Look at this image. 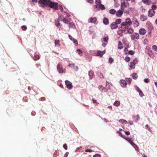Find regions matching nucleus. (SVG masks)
Returning a JSON list of instances; mask_svg holds the SVG:
<instances>
[{"mask_svg":"<svg viewBox=\"0 0 157 157\" xmlns=\"http://www.w3.org/2000/svg\"><path fill=\"white\" fill-rule=\"evenodd\" d=\"M145 10H146L144 8H143V7L142 8V11L144 12V13H145Z\"/></svg>","mask_w":157,"mask_h":157,"instance_id":"64","label":"nucleus"},{"mask_svg":"<svg viewBox=\"0 0 157 157\" xmlns=\"http://www.w3.org/2000/svg\"><path fill=\"white\" fill-rule=\"evenodd\" d=\"M101 3V2L100 0H96V3L97 5L95 6L97 7V6L99 4H100Z\"/></svg>","mask_w":157,"mask_h":157,"instance_id":"40","label":"nucleus"},{"mask_svg":"<svg viewBox=\"0 0 157 157\" xmlns=\"http://www.w3.org/2000/svg\"><path fill=\"white\" fill-rule=\"evenodd\" d=\"M57 70L59 73H63V72L62 65L61 63H58L57 66Z\"/></svg>","mask_w":157,"mask_h":157,"instance_id":"4","label":"nucleus"},{"mask_svg":"<svg viewBox=\"0 0 157 157\" xmlns=\"http://www.w3.org/2000/svg\"><path fill=\"white\" fill-rule=\"evenodd\" d=\"M129 143L134 147L135 148L136 147H137V145L131 140L129 141Z\"/></svg>","mask_w":157,"mask_h":157,"instance_id":"30","label":"nucleus"},{"mask_svg":"<svg viewBox=\"0 0 157 157\" xmlns=\"http://www.w3.org/2000/svg\"><path fill=\"white\" fill-rule=\"evenodd\" d=\"M132 78L134 79H136L138 78V76L136 73H133L132 74Z\"/></svg>","mask_w":157,"mask_h":157,"instance_id":"26","label":"nucleus"},{"mask_svg":"<svg viewBox=\"0 0 157 157\" xmlns=\"http://www.w3.org/2000/svg\"><path fill=\"white\" fill-rule=\"evenodd\" d=\"M101 155L99 154H96L93 155V157H101Z\"/></svg>","mask_w":157,"mask_h":157,"instance_id":"56","label":"nucleus"},{"mask_svg":"<svg viewBox=\"0 0 157 157\" xmlns=\"http://www.w3.org/2000/svg\"><path fill=\"white\" fill-rule=\"evenodd\" d=\"M121 85L122 87H125L127 85V83L126 81L124 80H120Z\"/></svg>","mask_w":157,"mask_h":157,"instance_id":"16","label":"nucleus"},{"mask_svg":"<svg viewBox=\"0 0 157 157\" xmlns=\"http://www.w3.org/2000/svg\"><path fill=\"white\" fill-rule=\"evenodd\" d=\"M152 49L155 52H157V46L155 45H153L152 46Z\"/></svg>","mask_w":157,"mask_h":157,"instance_id":"32","label":"nucleus"},{"mask_svg":"<svg viewBox=\"0 0 157 157\" xmlns=\"http://www.w3.org/2000/svg\"><path fill=\"white\" fill-rule=\"evenodd\" d=\"M147 19V16H145L144 14H142L140 16V20L142 21H144Z\"/></svg>","mask_w":157,"mask_h":157,"instance_id":"17","label":"nucleus"},{"mask_svg":"<svg viewBox=\"0 0 157 157\" xmlns=\"http://www.w3.org/2000/svg\"><path fill=\"white\" fill-rule=\"evenodd\" d=\"M98 88L99 90H100L101 91H103L105 88V87H103L102 85L99 86Z\"/></svg>","mask_w":157,"mask_h":157,"instance_id":"38","label":"nucleus"},{"mask_svg":"<svg viewBox=\"0 0 157 157\" xmlns=\"http://www.w3.org/2000/svg\"><path fill=\"white\" fill-rule=\"evenodd\" d=\"M98 75L99 77L100 78H104V76L103 74L100 72H98Z\"/></svg>","mask_w":157,"mask_h":157,"instance_id":"33","label":"nucleus"},{"mask_svg":"<svg viewBox=\"0 0 157 157\" xmlns=\"http://www.w3.org/2000/svg\"><path fill=\"white\" fill-rule=\"evenodd\" d=\"M125 60L126 61L128 62L130 60V58L128 56H126L125 58Z\"/></svg>","mask_w":157,"mask_h":157,"instance_id":"47","label":"nucleus"},{"mask_svg":"<svg viewBox=\"0 0 157 157\" xmlns=\"http://www.w3.org/2000/svg\"><path fill=\"white\" fill-rule=\"evenodd\" d=\"M136 90L138 92V91H139L140 89V88L137 86H136Z\"/></svg>","mask_w":157,"mask_h":157,"instance_id":"63","label":"nucleus"},{"mask_svg":"<svg viewBox=\"0 0 157 157\" xmlns=\"http://www.w3.org/2000/svg\"><path fill=\"white\" fill-rule=\"evenodd\" d=\"M109 13L112 14H114L116 13V11L114 9H111L109 11Z\"/></svg>","mask_w":157,"mask_h":157,"instance_id":"25","label":"nucleus"},{"mask_svg":"<svg viewBox=\"0 0 157 157\" xmlns=\"http://www.w3.org/2000/svg\"><path fill=\"white\" fill-rule=\"evenodd\" d=\"M63 148L66 150H67V146L66 144H64L63 146Z\"/></svg>","mask_w":157,"mask_h":157,"instance_id":"52","label":"nucleus"},{"mask_svg":"<svg viewBox=\"0 0 157 157\" xmlns=\"http://www.w3.org/2000/svg\"><path fill=\"white\" fill-rule=\"evenodd\" d=\"M76 51L77 52H78V54H79V55H81L82 54V51H81V50L80 49H77L76 50Z\"/></svg>","mask_w":157,"mask_h":157,"instance_id":"34","label":"nucleus"},{"mask_svg":"<svg viewBox=\"0 0 157 157\" xmlns=\"http://www.w3.org/2000/svg\"><path fill=\"white\" fill-rule=\"evenodd\" d=\"M120 104V101H116L113 103V105L116 106H119Z\"/></svg>","mask_w":157,"mask_h":157,"instance_id":"22","label":"nucleus"},{"mask_svg":"<svg viewBox=\"0 0 157 157\" xmlns=\"http://www.w3.org/2000/svg\"><path fill=\"white\" fill-rule=\"evenodd\" d=\"M87 2L90 3H92L93 2V0H87Z\"/></svg>","mask_w":157,"mask_h":157,"instance_id":"61","label":"nucleus"},{"mask_svg":"<svg viewBox=\"0 0 157 157\" xmlns=\"http://www.w3.org/2000/svg\"><path fill=\"white\" fill-rule=\"evenodd\" d=\"M55 46L56 47H59L60 46V43L59 42V40H55Z\"/></svg>","mask_w":157,"mask_h":157,"instance_id":"18","label":"nucleus"},{"mask_svg":"<svg viewBox=\"0 0 157 157\" xmlns=\"http://www.w3.org/2000/svg\"><path fill=\"white\" fill-rule=\"evenodd\" d=\"M129 67H130V69H134L135 67V65L134 64H133V63L132 62L130 63Z\"/></svg>","mask_w":157,"mask_h":157,"instance_id":"29","label":"nucleus"},{"mask_svg":"<svg viewBox=\"0 0 157 157\" xmlns=\"http://www.w3.org/2000/svg\"><path fill=\"white\" fill-rule=\"evenodd\" d=\"M121 22V19H118L115 20V22H114L117 25L118 24H119Z\"/></svg>","mask_w":157,"mask_h":157,"instance_id":"24","label":"nucleus"},{"mask_svg":"<svg viewBox=\"0 0 157 157\" xmlns=\"http://www.w3.org/2000/svg\"><path fill=\"white\" fill-rule=\"evenodd\" d=\"M67 87L69 89H71L72 87V85L71 82L66 80L65 82Z\"/></svg>","mask_w":157,"mask_h":157,"instance_id":"6","label":"nucleus"},{"mask_svg":"<svg viewBox=\"0 0 157 157\" xmlns=\"http://www.w3.org/2000/svg\"><path fill=\"white\" fill-rule=\"evenodd\" d=\"M126 29H127V32L128 33L132 34L133 33V30L131 28H128Z\"/></svg>","mask_w":157,"mask_h":157,"instance_id":"27","label":"nucleus"},{"mask_svg":"<svg viewBox=\"0 0 157 157\" xmlns=\"http://www.w3.org/2000/svg\"><path fill=\"white\" fill-rule=\"evenodd\" d=\"M94 74L93 72L91 71H90L89 72V76L90 77V79H92L93 78Z\"/></svg>","mask_w":157,"mask_h":157,"instance_id":"19","label":"nucleus"},{"mask_svg":"<svg viewBox=\"0 0 157 157\" xmlns=\"http://www.w3.org/2000/svg\"><path fill=\"white\" fill-rule=\"evenodd\" d=\"M128 53L131 55H133L135 53V52L132 50H130L128 51Z\"/></svg>","mask_w":157,"mask_h":157,"instance_id":"42","label":"nucleus"},{"mask_svg":"<svg viewBox=\"0 0 157 157\" xmlns=\"http://www.w3.org/2000/svg\"><path fill=\"white\" fill-rule=\"evenodd\" d=\"M139 115H137V116H133V118H135L136 119V120H135V121L136 122L138 120V119L139 118Z\"/></svg>","mask_w":157,"mask_h":157,"instance_id":"44","label":"nucleus"},{"mask_svg":"<svg viewBox=\"0 0 157 157\" xmlns=\"http://www.w3.org/2000/svg\"><path fill=\"white\" fill-rule=\"evenodd\" d=\"M128 5L129 4L128 2H123L121 3V9H122L123 7H128Z\"/></svg>","mask_w":157,"mask_h":157,"instance_id":"13","label":"nucleus"},{"mask_svg":"<svg viewBox=\"0 0 157 157\" xmlns=\"http://www.w3.org/2000/svg\"><path fill=\"white\" fill-rule=\"evenodd\" d=\"M38 2L44 7H46L48 5L51 8H53L55 10L58 9L57 3L50 1L49 0H39Z\"/></svg>","mask_w":157,"mask_h":157,"instance_id":"1","label":"nucleus"},{"mask_svg":"<svg viewBox=\"0 0 157 157\" xmlns=\"http://www.w3.org/2000/svg\"><path fill=\"white\" fill-rule=\"evenodd\" d=\"M132 23L134 27H137L139 25V23L136 18H133L132 20Z\"/></svg>","mask_w":157,"mask_h":157,"instance_id":"5","label":"nucleus"},{"mask_svg":"<svg viewBox=\"0 0 157 157\" xmlns=\"http://www.w3.org/2000/svg\"><path fill=\"white\" fill-rule=\"evenodd\" d=\"M55 24L57 26H58L60 25L59 21L58 19L56 20L55 21Z\"/></svg>","mask_w":157,"mask_h":157,"instance_id":"28","label":"nucleus"},{"mask_svg":"<svg viewBox=\"0 0 157 157\" xmlns=\"http://www.w3.org/2000/svg\"><path fill=\"white\" fill-rule=\"evenodd\" d=\"M123 47L122 43L121 41H119L118 42V48L119 49H121Z\"/></svg>","mask_w":157,"mask_h":157,"instance_id":"21","label":"nucleus"},{"mask_svg":"<svg viewBox=\"0 0 157 157\" xmlns=\"http://www.w3.org/2000/svg\"><path fill=\"white\" fill-rule=\"evenodd\" d=\"M142 2L144 3L147 4V5H149V0H142Z\"/></svg>","mask_w":157,"mask_h":157,"instance_id":"39","label":"nucleus"},{"mask_svg":"<svg viewBox=\"0 0 157 157\" xmlns=\"http://www.w3.org/2000/svg\"><path fill=\"white\" fill-rule=\"evenodd\" d=\"M92 151V150L90 149H87L85 150V152H91Z\"/></svg>","mask_w":157,"mask_h":157,"instance_id":"55","label":"nucleus"},{"mask_svg":"<svg viewBox=\"0 0 157 157\" xmlns=\"http://www.w3.org/2000/svg\"><path fill=\"white\" fill-rule=\"evenodd\" d=\"M97 20V18L94 17H90L88 20L89 22L91 23H94Z\"/></svg>","mask_w":157,"mask_h":157,"instance_id":"12","label":"nucleus"},{"mask_svg":"<svg viewBox=\"0 0 157 157\" xmlns=\"http://www.w3.org/2000/svg\"><path fill=\"white\" fill-rule=\"evenodd\" d=\"M144 81L145 83H148L149 82L150 80L148 78H146L144 79Z\"/></svg>","mask_w":157,"mask_h":157,"instance_id":"48","label":"nucleus"},{"mask_svg":"<svg viewBox=\"0 0 157 157\" xmlns=\"http://www.w3.org/2000/svg\"><path fill=\"white\" fill-rule=\"evenodd\" d=\"M110 26L112 29H116L118 28V25L114 22L110 24Z\"/></svg>","mask_w":157,"mask_h":157,"instance_id":"10","label":"nucleus"},{"mask_svg":"<svg viewBox=\"0 0 157 157\" xmlns=\"http://www.w3.org/2000/svg\"><path fill=\"white\" fill-rule=\"evenodd\" d=\"M138 92L139 93L141 97H143L144 95L142 91L140 90L139 91H138Z\"/></svg>","mask_w":157,"mask_h":157,"instance_id":"41","label":"nucleus"},{"mask_svg":"<svg viewBox=\"0 0 157 157\" xmlns=\"http://www.w3.org/2000/svg\"><path fill=\"white\" fill-rule=\"evenodd\" d=\"M148 54L149 56L152 55L153 54V52L151 50L149 49Z\"/></svg>","mask_w":157,"mask_h":157,"instance_id":"45","label":"nucleus"},{"mask_svg":"<svg viewBox=\"0 0 157 157\" xmlns=\"http://www.w3.org/2000/svg\"><path fill=\"white\" fill-rule=\"evenodd\" d=\"M68 66L72 68H73L75 71H78V68L77 66H75L74 64L71 63L69 64Z\"/></svg>","mask_w":157,"mask_h":157,"instance_id":"9","label":"nucleus"},{"mask_svg":"<svg viewBox=\"0 0 157 157\" xmlns=\"http://www.w3.org/2000/svg\"><path fill=\"white\" fill-rule=\"evenodd\" d=\"M139 32L141 35L144 36L145 34L146 31L144 28H141L139 30Z\"/></svg>","mask_w":157,"mask_h":157,"instance_id":"7","label":"nucleus"},{"mask_svg":"<svg viewBox=\"0 0 157 157\" xmlns=\"http://www.w3.org/2000/svg\"><path fill=\"white\" fill-rule=\"evenodd\" d=\"M148 29L149 30H150L151 31L153 29V27L151 25H150L149 27H148Z\"/></svg>","mask_w":157,"mask_h":157,"instance_id":"54","label":"nucleus"},{"mask_svg":"<svg viewBox=\"0 0 157 157\" xmlns=\"http://www.w3.org/2000/svg\"><path fill=\"white\" fill-rule=\"evenodd\" d=\"M59 154L58 151H56L53 154V157H56Z\"/></svg>","mask_w":157,"mask_h":157,"instance_id":"31","label":"nucleus"},{"mask_svg":"<svg viewBox=\"0 0 157 157\" xmlns=\"http://www.w3.org/2000/svg\"><path fill=\"white\" fill-rule=\"evenodd\" d=\"M116 15L118 17H121L123 13V11L121 10H119L117 12H116Z\"/></svg>","mask_w":157,"mask_h":157,"instance_id":"15","label":"nucleus"},{"mask_svg":"<svg viewBox=\"0 0 157 157\" xmlns=\"http://www.w3.org/2000/svg\"><path fill=\"white\" fill-rule=\"evenodd\" d=\"M137 59L136 58L133 60L132 62V63H133V64H134L135 65V64H136L137 63Z\"/></svg>","mask_w":157,"mask_h":157,"instance_id":"43","label":"nucleus"},{"mask_svg":"<svg viewBox=\"0 0 157 157\" xmlns=\"http://www.w3.org/2000/svg\"><path fill=\"white\" fill-rule=\"evenodd\" d=\"M109 62L110 63H112L113 61V59L111 57H109Z\"/></svg>","mask_w":157,"mask_h":157,"instance_id":"50","label":"nucleus"},{"mask_svg":"<svg viewBox=\"0 0 157 157\" xmlns=\"http://www.w3.org/2000/svg\"><path fill=\"white\" fill-rule=\"evenodd\" d=\"M124 132L127 135H129L130 134V132L129 131H125Z\"/></svg>","mask_w":157,"mask_h":157,"instance_id":"58","label":"nucleus"},{"mask_svg":"<svg viewBox=\"0 0 157 157\" xmlns=\"http://www.w3.org/2000/svg\"><path fill=\"white\" fill-rule=\"evenodd\" d=\"M132 24V21L129 18H127L125 20V22H123L121 25V26L120 28L122 29H124V31H125L128 27V25H130Z\"/></svg>","mask_w":157,"mask_h":157,"instance_id":"2","label":"nucleus"},{"mask_svg":"<svg viewBox=\"0 0 157 157\" xmlns=\"http://www.w3.org/2000/svg\"><path fill=\"white\" fill-rule=\"evenodd\" d=\"M97 55L98 56H100L101 57L102 56V51H98L97 52Z\"/></svg>","mask_w":157,"mask_h":157,"instance_id":"36","label":"nucleus"},{"mask_svg":"<svg viewBox=\"0 0 157 157\" xmlns=\"http://www.w3.org/2000/svg\"><path fill=\"white\" fill-rule=\"evenodd\" d=\"M21 29L23 30H26L27 28V27L25 25L22 26L21 27Z\"/></svg>","mask_w":157,"mask_h":157,"instance_id":"49","label":"nucleus"},{"mask_svg":"<svg viewBox=\"0 0 157 157\" xmlns=\"http://www.w3.org/2000/svg\"><path fill=\"white\" fill-rule=\"evenodd\" d=\"M39 56L38 54H35L34 57L33 59L35 60H37L40 59Z\"/></svg>","mask_w":157,"mask_h":157,"instance_id":"23","label":"nucleus"},{"mask_svg":"<svg viewBox=\"0 0 157 157\" xmlns=\"http://www.w3.org/2000/svg\"><path fill=\"white\" fill-rule=\"evenodd\" d=\"M156 8L157 7L155 5H153L151 6V10H154L156 9Z\"/></svg>","mask_w":157,"mask_h":157,"instance_id":"46","label":"nucleus"},{"mask_svg":"<svg viewBox=\"0 0 157 157\" xmlns=\"http://www.w3.org/2000/svg\"><path fill=\"white\" fill-rule=\"evenodd\" d=\"M145 127H146V128H147L148 129V130H149V131H151V129H150V127H149V126H148V125L147 124V125H145Z\"/></svg>","mask_w":157,"mask_h":157,"instance_id":"59","label":"nucleus"},{"mask_svg":"<svg viewBox=\"0 0 157 157\" xmlns=\"http://www.w3.org/2000/svg\"><path fill=\"white\" fill-rule=\"evenodd\" d=\"M41 101H44L45 100V98L44 97H42L40 98Z\"/></svg>","mask_w":157,"mask_h":157,"instance_id":"62","label":"nucleus"},{"mask_svg":"<svg viewBox=\"0 0 157 157\" xmlns=\"http://www.w3.org/2000/svg\"><path fill=\"white\" fill-rule=\"evenodd\" d=\"M99 7L101 10H104L105 9V8L104 7V6L102 4H100Z\"/></svg>","mask_w":157,"mask_h":157,"instance_id":"37","label":"nucleus"},{"mask_svg":"<svg viewBox=\"0 0 157 157\" xmlns=\"http://www.w3.org/2000/svg\"><path fill=\"white\" fill-rule=\"evenodd\" d=\"M75 24L73 23L70 22L69 24V28H71L74 26Z\"/></svg>","mask_w":157,"mask_h":157,"instance_id":"35","label":"nucleus"},{"mask_svg":"<svg viewBox=\"0 0 157 157\" xmlns=\"http://www.w3.org/2000/svg\"><path fill=\"white\" fill-rule=\"evenodd\" d=\"M92 101L94 103H96L97 104H98V103L97 102V101L96 100L93 99Z\"/></svg>","mask_w":157,"mask_h":157,"instance_id":"60","label":"nucleus"},{"mask_svg":"<svg viewBox=\"0 0 157 157\" xmlns=\"http://www.w3.org/2000/svg\"><path fill=\"white\" fill-rule=\"evenodd\" d=\"M132 40L135 39L138 40L140 38V36L138 33H134L131 36Z\"/></svg>","mask_w":157,"mask_h":157,"instance_id":"3","label":"nucleus"},{"mask_svg":"<svg viewBox=\"0 0 157 157\" xmlns=\"http://www.w3.org/2000/svg\"><path fill=\"white\" fill-rule=\"evenodd\" d=\"M108 39H109L108 37L107 36V37L104 38L103 39V40L105 42H107Z\"/></svg>","mask_w":157,"mask_h":157,"instance_id":"51","label":"nucleus"},{"mask_svg":"<svg viewBox=\"0 0 157 157\" xmlns=\"http://www.w3.org/2000/svg\"><path fill=\"white\" fill-rule=\"evenodd\" d=\"M103 23L105 25H108L109 23L108 19L106 18H104L103 20Z\"/></svg>","mask_w":157,"mask_h":157,"instance_id":"20","label":"nucleus"},{"mask_svg":"<svg viewBox=\"0 0 157 157\" xmlns=\"http://www.w3.org/2000/svg\"><path fill=\"white\" fill-rule=\"evenodd\" d=\"M68 36L69 39L73 41V42L76 45H77L78 44V43L77 40L75 39L70 35H69Z\"/></svg>","mask_w":157,"mask_h":157,"instance_id":"11","label":"nucleus"},{"mask_svg":"<svg viewBox=\"0 0 157 157\" xmlns=\"http://www.w3.org/2000/svg\"><path fill=\"white\" fill-rule=\"evenodd\" d=\"M123 138L124 139L126 140H127L129 142L131 140V139H129L128 138H125L124 137H123Z\"/></svg>","mask_w":157,"mask_h":157,"instance_id":"57","label":"nucleus"},{"mask_svg":"<svg viewBox=\"0 0 157 157\" xmlns=\"http://www.w3.org/2000/svg\"><path fill=\"white\" fill-rule=\"evenodd\" d=\"M119 122H121L122 123H124L125 122H127V121H126L123 119L120 120H119Z\"/></svg>","mask_w":157,"mask_h":157,"instance_id":"53","label":"nucleus"},{"mask_svg":"<svg viewBox=\"0 0 157 157\" xmlns=\"http://www.w3.org/2000/svg\"><path fill=\"white\" fill-rule=\"evenodd\" d=\"M155 12L153 10H150L148 11V15L149 17H151L155 15Z\"/></svg>","mask_w":157,"mask_h":157,"instance_id":"8","label":"nucleus"},{"mask_svg":"<svg viewBox=\"0 0 157 157\" xmlns=\"http://www.w3.org/2000/svg\"><path fill=\"white\" fill-rule=\"evenodd\" d=\"M71 21L70 19L68 17H66L63 20V22L66 24H68Z\"/></svg>","mask_w":157,"mask_h":157,"instance_id":"14","label":"nucleus"}]
</instances>
